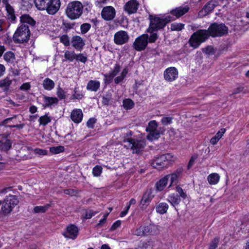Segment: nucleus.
I'll return each instance as SVG.
<instances>
[{"instance_id":"nucleus-1","label":"nucleus","mask_w":249,"mask_h":249,"mask_svg":"<svg viewBox=\"0 0 249 249\" xmlns=\"http://www.w3.org/2000/svg\"><path fill=\"white\" fill-rule=\"evenodd\" d=\"M149 19L150 24L149 28L147 29V32L158 31L163 28L167 23L171 21V17L170 16L165 18H161L157 15H150Z\"/></svg>"},{"instance_id":"nucleus-2","label":"nucleus","mask_w":249,"mask_h":249,"mask_svg":"<svg viewBox=\"0 0 249 249\" xmlns=\"http://www.w3.org/2000/svg\"><path fill=\"white\" fill-rule=\"evenodd\" d=\"M83 6L79 1H73L69 3L66 9L67 17L71 19L79 18L83 13Z\"/></svg>"},{"instance_id":"nucleus-3","label":"nucleus","mask_w":249,"mask_h":249,"mask_svg":"<svg viewBox=\"0 0 249 249\" xmlns=\"http://www.w3.org/2000/svg\"><path fill=\"white\" fill-rule=\"evenodd\" d=\"M210 36L208 30H199L192 35L189 42L190 45L194 48H197Z\"/></svg>"},{"instance_id":"nucleus-4","label":"nucleus","mask_w":249,"mask_h":249,"mask_svg":"<svg viewBox=\"0 0 249 249\" xmlns=\"http://www.w3.org/2000/svg\"><path fill=\"white\" fill-rule=\"evenodd\" d=\"M30 36L29 27L26 25L22 24L16 31L13 39L15 43H21L28 41Z\"/></svg>"},{"instance_id":"nucleus-5","label":"nucleus","mask_w":249,"mask_h":249,"mask_svg":"<svg viewBox=\"0 0 249 249\" xmlns=\"http://www.w3.org/2000/svg\"><path fill=\"white\" fill-rule=\"evenodd\" d=\"M210 36L212 37L221 36L227 35L228 33V28L223 23L212 24L208 28Z\"/></svg>"},{"instance_id":"nucleus-6","label":"nucleus","mask_w":249,"mask_h":249,"mask_svg":"<svg viewBox=\"0 0 249 249\" xmlns=\"http://www.w3.org/2000/svg\"><path fill=\"white\" fill-rule=\"evenodd\" d=\"M18 203V200L16 196L9 195L5 198L1 211L5 214H9Z\"/></svg>"},{"instance_id":"nucleus-7","label":"nucleus","mask_w":249,"mask_h":249,"mask_svg":"<svg viewBox=\"0 0 249 249\" xmlns=\"http://www.w3.org/2000/svg\"><path fill=\"white\" fill-rule=\"evenodd\" d=\"M172 157V156L169 154L162 155L156 158L151 162V165L158 170L166 167L168 161L171 160Z\"/></svg>"},{"instance_id":"nucleus-8","label":"nucleus","mask_w":249,"mask_h":249,"mask_svg":"<svg viewBox=\"0 0 249 249\" xmlns=\"http://www.w3.org/2000/svg\"><path fill=\"white\" fill-rule=\"evenodd\" d=\"M148 35L143 34L135 39L133 43V47L137 51L144 50L148 44Z\"/></svg>"},{"instance_id":"nucleus-9","label":"nucleus","mask_w":249,"mask_h":249,"mask_svg":"<svg viewBox=\"0 0 249 249\" xmlns=\"http://www.w3.org/2000/svg\"><path fill=\"white\" fill-rule=\"evenodd\" d=\"M127 142L129 143L133 153H139L142 151L145 145V142L144 140L127 139Z\"/></svg>"},{"instance_id":"nucleus-10","label":"nucleus","mask_w":249,"mask_h":249,"mask_svg":"<svg viewBox=\"0 0 249 249\" xmlns=\"http://www.w3.org/2000/svg\"><path fill=\"white\" fill-rule=\"evenodd\" d=\"M178 71L175 67H169L164 71V78L167 81L172 82L178 77Z\"/></svg>"},{"instance_id":"nucleus-11","label":"nucleus","mask_w":249,"mask_h":249,"mask_svg":"<svg viewBox=\"0 0 249 249\" xmlns=\"http://www.w3.org/2000/svg\"><path fill=\"white\" fill-rule=\"evenodd\" d=\"M155 194L151 189L147 190L143 195L141 200L140 206L142 208H145L154 198Z\"/></svg>"},{"instance_id":"nucleus-12","label":"nucleus","mask_w":249,"mask_h":249,"mask_svg":"<svg viewBox=\"0 0 249 249\" xmlns=\"http://www.w3.org/2000/svg\"><path fill=\"white\" fill-rule=\"evenodd\" d=\"M115 9L110 6H107L104 7L101 12L102 17L106 20H111L115 18Z\"/></svg>"},{"instance_id":"nucleus-13","label":"nucleus","mask_w":249,"mask_h":249,"mask_svg":"<svg viewBox=\"0 0 249 249\" xmlns=\"http://www.w3.org/2000/svg\"><path fill=\"white\" fill-rule=\"evenodd\" d=\"M129 39L127 33L124 31H120L114 35V41L117 45H122L126 43Z\"/></svg>"},{"instance_id":"nucleus-14","label":"nucleus","mask_w":249,"mask_h":249,"mask_svg":"<svg viewBox=\"0 0 249 249\" xmlns=\"http://www.w3.org/2000/svg\"><path fill=\"white\" fill-rule=\"evenodd\" d=\"M60 4V0H50L45 10L48 14L53 15L58 11Z\"/></svg>"},{"instance_id":"nucleus-15","label":"nucleus","mask_w":249,"mask_h":249,"mask_svg":"<svg viewBox=\"0 0 249 249\" xmlns=\"http://www.w3.org/2000/svg\"><path fill=\"white\" fill-rule=\"evenodd\" d=\"M138 5L136 0H130L125 4L124 9L129 14H131L137 12Z\"/></svg>"},{"instance_id":"nucleus-16","label":"nucleus","mask_w":249,"mask_h":249,"mask_svg":"<svg viewBox=\"0 0 249 249\" xmlns=\"http://www.w3.org/2000/svg\"><path fill=\"white\" fill-rule=\"evenodd\" d=\"M217 4V2L215 0H211L209 1L199 12V15L205 16L212 11Z\"/></svg>"},{"instance_id":"nucleus-17","label":"nucleus","mask_w":249,"mask_h":249,"mask_svg":"<svg viewBox=\"0 0 249 249\" xmlns=\"http://www.w3.org/2000/svg\"><path fill=\"white\" fill-rule=\"evenodd\" d=\"M78 232L77 228L73 225H71L67 227V231L64 234V235L66 238L74 239L77 237Z\"/></svg>"},{"instance_id":"nucleus-18","label":"nucleus","mask_w":249,"mask_h":249,"mask_svg":"<svg viewBox=\"0 0 249 249\" xmlns=\"http://www.w3.org/2000/svg\"><path fill=\"white\" fill-rule=\"evenodd\" d=\"M143 236L148 234H154L158 230L157 226L153 224L142 225Z\"/></svg>"},{"instance_id":"nucleus-19","label":"nucleus","mask_w":249,"mask_h":249,"mask_svg":"<svg viewBox=\"0 0 249 249\" xmlns=\"http://www.w3.org/2000/svg\"><path fill=\"white\" fill-rule=\"evenodd\" d=\"M72 46L76 50H80L85 45L83 39L79 36H75L72 38Z\"/></svg>"},{"instance_id":"nucleus-20","label":"nucleus","mask_w":249,"mask_h":249,"mask_svg":"<svg viewBox=\"0 0 249 249\" xmlns=\"http://www.w3.org/2000/svg\"><path fill=\"white\" fill-rule=\"evenodd\" d=\"M83 118V113L81 109H76L73 110L71 113V120L76 123H79Z\"/></svg>"},{"instance_id":"nucleus-21","label":"nucleus","mask_w":249,"mask_h":249,"mask_svg":"<svg viewBox=\"0 0 249 249\" xmlns=\"http://www.w3.org/2000/svg\"><path fill=\"white\" fill-rule=\"evenodd\" d=\"M189 10V7L185 6L184 7H179L171 11V14L176 16L177 18H179L184 14L186 13Z\"/></svg>"},{"instance_id":"nucleus-22","label":"nucleus","mask_w":249,"mask_h":249,"mask_svg":"<svg viewBox=\"0 0 249 249\" xmlns=\"http://www.w3.org/2000/svg\"><path fill=\"white\" fill-rule=\"evenodd\" d=\"M100 83L99 81L90 80L87 85V89L91 91L96 92L99 89Z\"/></svg>"},{"instance_id":"nucleus-23","label":"nucleus","mask_w":249,"mask_h":249,"mask_svg":"<svg viewBox=\"0 0 249 249\" xmlns=\"http://www.w3.org/2000/svg\"><path fill=\"white\" fill-rule=\"evenodd\" d=\"M6 10L7 13V18L8 19H10L11 21H15L16 18L15 14L14 8L9 3H7L5 6Z\"/></svg>"},{"instance_id":"nucleus-24","label":"nucleus","mask_w":249,"mask_h":249,"mask_svg":"<svg viewBox=\"0 0 249 249\" xmlns=\"http://www.w3.org/2000/svg\"><path fill=\"white\" fill-rule=\"evenodd\" d=\"M169 208L168 205L165 202H160L156 207V212L161 214L166 213Z\"/></svg>"},{"instance_id":"nucleus-25","label":"nucleus","mask_w":249,"mask_h":249,"mask_svg":"<svg viewBox=\"0 0 249 249\" xmlns=\"http://www.w3.org/2000/svg\"><path fill=\"white\" fill-rule=\"evenodd\" d=\"M12 83V80L10 79L9 77H6L0 80V88H2L4 91H7L9 89V87Z\"/></svg>"},{"instance_id":"nucleus-26","label":"nucleus","mask_w":249,"mask_h":249,"mask_svg":"<svg viewBox=\"0 0 249 249\" xmlns=\"http://www.w3.org/2000/svg\"><path fill=\"white\" fill-rule=\"evenodd\" d=\"M44 89L47 90H51L54 87V82L49 78H46L42 83Z\"/></svg>"},{"instance_id":"nucleus-27","label":"nucleus","mask_w":249,"mask_h":249,"mask_svg":"<svg viewBox=\"0 0 249 249\" xmlns=\"http://www.w3.org/2000/svg\"><path fill=\"white\" fill-rule=\"evenodd\" d=\"M43 102L45 107H49L53 104H56L58 102L57 98L55 97H51L46 96H43Z\"/></svg>"},{"instance_id":"nucleus-28","label":"nucleus","mask_w":249,"mask_h":249,"mask_svg":"<svg viewBox=\"0 0 249 249\" xmlns=\"http://www.w3.org/2000/svg\"><path fill=\"white\" fill-rule=\"evenodd\" d=\"M167 200L172 205L175 206L179 203L180 202V198L178 195L172 194L169 196Z\"/></svg>"},{"instance_id":"nucleus-29","label":"nucleus","mask_w":249,"mask_h":249,"mask_svg":"<svg viewBox=\"0 0 249 249\" xmlns=\"http://www.w3.org/2000/svg\"><path fill=\"white\" fill-rule=\"evenodd\" d=\"M220 179L219 175L217 173H212L208 176L207 179L211 185L217 184Z\"/></svg>"},{"instance_id":"nucleus-30","label":"nucleus","mask_w":249,"mask_h":249,"mask_svg":"<svg viewBox=\"0 0 249 249\" xmlns=\"http://www.w3.org/2000/svg\"><path fill=\"white\" fill-rule=\"evenodd\" d=\"M30 150L28 148L25 146L22 147L18 152V156L24 160L28 158L29 156Z\"/></svg>"},{"instance_id":"nucleus-31","label":"nucleus","mask_w":249,"mask_h":249,"mask_svg":"<svg viewBox=\"0 0 249 249\" xmlns=\"http://www.w3.org/2000/svg\"><path fill=\"white\" fill-rule=\"evenodd\" d=\"M50 0H35L37 8L40 10H45Z\"/></svg>"},{"instance_id":"nucleus-32","label":"nucleus","mask_w":249,"mask_h":249,"mask_svg":"<svg viewBox=\"0 0 249 249\" xmlns=\"http://www.w3.org/2000/svg\"><path fill=\"white\" fill-rule=\"evenodd\" d=\"M146 131L148 132V134L146 136V138L147 140L150 141H153L154 140L158 139L160 137V133L158 130H150Z\"/></svg>"},{"instance_id":"nucleus-33","label":"nucleus","mask_w":249,"mask_h":249,"mask_svg":"<svg viewBox=\"0 0 249 249\" xmlns=\"http://www.w3.org/2000/svg\"><path fill=\"white\" fill-rule=\"evenodd\" d=\"M167 178H165L164 177L156 183V186L157 190L161 191L163 190L167 184L168 181Z\"/></svg>"},{"instance_id":"nucleus-34","label":"nucleus","mask_w":249,"mask_h":249,"mask_svg":"<svg viewBox=\"0 0 249 249\" xmlns=\"http://www.w3.org/2000/svg\"><path fill=\"white\" fill-rule=\"evenodd\" d=\"M180 174V172H177L171 175H168L165 177V178H167V181L169 180L171 182V183L169 186L170 187L171 186L174 184L176 183L177 180Z\"/></svg>"},{"instance_id":"nucleus-35","label":"nucleus","mask_w":249,"mask_h":249,"mask_svg":"<svg viewBox=\"0 0 249 249\" xmlns=\"http://www.w3.org/2000/svg\"><path fill=\"white\" fill-rule=\"evenodd\" d=\"M20 21L22 23H28L32 26L35 24V21L29 15H23L20 17Z\"/></svg>"},{"instance_id":"nucleus-36","label":"nucleus","mask_w":249,"mask_h":249,"mask_svg":"<svg viewBox=\"0 0 249 249\" xmlns=\"http://www.w3.org/2000/svg\"><path fill=\"white\" fill-rule=\"evenodd\" d=\"M64 56L66 60L72 62L76 58V53L72 51H66L65 52Z\"/></svg>"},{"instance_id":"nucleus-37","label":"nucleus","mask_w":249,"mask_h":249,"mask_svg":"<svg viewBox=\"0 0 249 249\" xmlns=\"http://www.w3.org/2000/svg\"><path fill=\"white\" fill-rule=\"evenodd\" d=\"M50 206V204L36 206L34 209V212L35 213H45L49 208Z\"/></svg>"},{"instance_id":"nucleus-38","label":"nucleus","mask_w":249,"mask_h":249,"mask_svg":"<svg viewBox=\"0 0 249 249\" xmlns=\"http://www.w3.org/2000/svg\"><path fill=\"white\" fill-rule=\"evenodd\" d=\"M11 146V143L9 140H6L4 142L0 141V150L7 151L9 150Z\"/></svg>"},{"instance_id":"nucleus-39","label":"nucleus","mask_w":249,"mask_h":249,"mask_svg":"<svg viewBox=\"0 0 249 249\" xmlns=\"http://www.w3.org/2000/svg\"><path fill=\"white\" fill-rule=\"evenodd\" d=\"M158 126V124L156 121H151L148 123V125L146 128V131L156 130H157Z\"/></svg>"},{"instance_id":"nucleus-40","label":"nucleus","mask_w":249,"mask_h":249,"mask_svg":"<svg viewBox=\"0 0 249 249\" xmlns=\"http://www.w3.org/2000/svg\"><path fill=\"white\" fill-rule=\"evenodd\" d=\"M134 103L130 99L124 100L123 101V107L126 109H131L134 107Z\"/></svg>"},{"instance_id":"nucleus-41","label":"nucleus","mask_w":249,"mask_h":249,"mask_svg":"<svg viewBox=\"0 0 249 249\" xmlns=\"http://www.w3.org/2000/svg\"><path fill=\"white\" fill-rule=\"evenodd\" d=\"M64 147L62 146H58L56 147H51L50 148V151L52 154H56L63 152Z\"/></svg>"},{"instance_id":"nucleus-42","label":"nucleus","mask_w":249,"mask_h":249,"mask_svg":"<svg viewBox=\"0 0 249 249\" xmlns=\"http://www.w3.org/2000/svg\"><path fill=\"white\" fill-rule=\"evenodd\" d=\"M156 31H152L151 32H147L150 34V36L148 37V42L154 43L158 38V36L156 32Z\"/></svg>"},{"instance_id":"nucleus-43","label":"nucleus","mask_w":249,"mask_h":249,"mask_svg":"<svg viewBox=\"0 0 249 249\" xmlns=\"http://www.w3.org/2000/svg\"><path fill=\"white\" fill-rule=\"evenodd\" d=\"M131 233L133 235L136 236H143V233L142 231V225L139 227L134 228L131 230Z\"/></svg>"},{"instance_id":"nucleus-44","label":"nucleus","mask_w":249,"mask_h":249,"mask_svg":"<svg viewBox=\"0 0 249 249\" xmlns=\"http://www.w3.org/2000/svg\"><path fill=\"white\" fill-rule=\"evenodd\" d=\"M120 70V66L118 64H116L112 71L109 73L108 78L112 79Z\"/></svg>"},{"instance_id":"nucleus-45","label":"nucleus","mask_w":249,"mask_h":249,"mask_svg":"<svg viewBox=\"0 0 249 249\" xmlns=\"http://www.w3.org/2000/svg\"><path fill=\"white\" fill-rule=\"evenodd\" d=\"M51 120L48 116L46 115H44L43 116H41L39 119V122L40 124L43 125H46L47 124H48L49 123L51 122Z\"/></svg>"},{"instance_id":"nucleus-46","label":"nucleus","mask_w":249,"mask_h":249,"mask_svg":"<svg viewBox=\"0 0 249 249\" xmlns=\"http://www.w3.org/2000/svg\"><path fill=\"white\" fill-rule=\"evenodd\" d=\"M4 59L7 62L13 61L15 59L14 53L12 52H7L4 55Z\"/></svg>"},{"instance_id":"nucleus-47","label":"nucleus","mask_w":249,"mask_h":249,"mask_svg":"<svg viewBox=\"0 0 249 249\" xmlns=\"http://www.w3.org/2000/svg\"><path fill=\"white\" fill-rule=\"evenodd\" d=\"M102 172V167L99 165L95 166L92 170V174L94 177H99Z\"/></svg>"},{"instance_id":"nucleus-48","label":"nucleus","mask_w":249,"mask_h":249,"mask_svg":"<svg viewBox=\"0 0 249 249\" xmlns=\"http://www.w3.org/2000/svg\"><path fill=\"white\" fill-rule=\"evenodd\" d=\"M60 41L65 46L70 45V38L67 35H64L60 36Z\"/></svg>"},{"instance_id":"nucleus-49","label":"nucleus","mask_w":249,"mask_h":249,"mask_svg":"<svg viewBox=\"0 0 249 249\" xmlns=\"http://www.w3.org/2000/svg\"><path fill=\"white\" fill-rule=\"evenodd\" d=\"M73 97L74 98L76 99H81L83 97V93L81 91H80L78 88H75L74 90V93L73 94Z\"/></svg>"},{"instance_id":"nucleus-50","label":"nucleus","mask_w":249,"mask_h":249,"mask_svg":"<svg viewBox=\"0 0 249 249\" xmlns=\"http://www.w3.org/2000/svg\"><path fill=\"white\" fill-rule=\"evenodd\" d=\"M184 28V25L181 23H174L171 26L172 31H180Z\"/></svg>"},{"instance_id":"nucleus-51","label":"nucleus","mask_w":249,"mask_h":249,"mask_svg":"<svg viewBox=\"0 0 249 249\" xmlns=\"http://www.w3.org/2000/svg\"><path fill=\"white\" fill-rule=\"evenodd\" d=\"M91 25L89 23H84L81 25L80 29L82 34H85L90 29Z\"/></svg>"},{"instance_id":"nucleus-52","label":"nucleus","mask_w":249,"mask_h":249,"mask_svg":"<svg viewBox=\"0 0 249 249\" xmlns=\"http://www.w3.org/2000/svg\"><path fill=\"white\" fill-rule=\"evenodd\" d=\"M8 26L9 25H7L5 19H0V32H4L6 30Z\"/></svg>"},{"instance_id":"nucleus-53","label":"nucleus","mask_w":249,"mask_h":249,"mask_svg":"<svg viewBox=\"0 0 249 249\" xmlns=\"http://www.w3.org/2000/svg\"><path fill=\"white\" fill-rule=\"evenodd\" d=\"M173 118L171 117H163L161 120V123L165 125H168L172 123Z\"/></svg>"},{"instance_id":"nucleus-54","label":"nucleus","mask_w":249,"mask_h":249,"mask_svg":"<svg viewBox=\"0 0 249 249\" xmlns=\"http://www.w3.org/2000/svg\"><path fill=\"white\" fill-rule=\"evenodd\" d=\"M75 60L85 63L87 60V57L84 56L82 53H79L78 54H76V58Z\"/></svg>"},{"instance_id":"nucleus-55","label":"nucleus","mask_w":249,"mask_h":249,"mask_svg":"<svg viewBox=\"0 0 249 249\" xmlns=\"http://www.w3.org/2000/svg\"><path fill=\"white\" fill-rule=\"evenodd\" d=\"M202 51L205 53L206 54L210 55L214 53V49L211 46H207L202 49Z\"/></svg>"},{"instance_id":"nucleus-56","label":"nucleus","mask_w":249,"mask_h":249,"mask_svg":"<svg viewBox=\"0 0 249 249\" xmlns=\"http://www.w3.org/2000/svg\"><path fill=\"white\" fill-rule=\"evenodd\" d=\"M56 94L60 99H64L66 96L65 91L59 87L57 88Z\"/></svg>"},{"instance_id":"nucleus-57","label":"nucleus","mask_w":249,"mask_h":249,"mask_svg":"<svg viewBox=\"0 0 249 249\" xmlns=\"http://www.w3.org/2000/svg\"><path fill=\"white\" fill-rule=\"evenodd\" d=\"M197 158V156L196 155H194L192 156L189 160V162L188 163V164L187 165V169H190L193 165L194 164L195 161L196 160Z\"/></svg>"},{"instance_id":"nucleus-58","label":"nucleus","mask_w":249,"mask_h":249,"mask_svg":"<svg viewBox=\"0 0 249 249\" xmlns=\"http://www.w3.org/2000/svg\"><path fill=\"white\" fill-rule=\"evenodd\" d=\"M97 213L94 212L92 210H89L85 212V214L84 215V218L85 219H89L91 218V217L95 215Z\"/></svg>"},{"instance_id":"nucleus-59","label":"nucleus","mask_w":249,"mask_h":249,"mask_svg":"<svg viewBox=\"0 0 249 249\" xmlns=\"http://www.w3.org/2000/svg\"><path fill=\"white\" fill-rule=\"evenodd\" d=\"M34 152L35 154L39 155H46L47 154L46 150L40 148H35Z\"/></svg>"},{"instance_id":"nucleus-60","label":"nucleus","mask_w":249,"mask_h":249,"mask_svg":"<svg viewBox=\"0 0 249 249\" xmlns=\"http://www.w3.org/2000/svg\"><path fill=\"white\" fill-rule=\"evenodd\" d=\"M218 242L219 241L218 239H214L210 244L209 249H215L217 247Z\"/></svg>"},{"instance_id":"nucleus-61","label":"nucleus","mask_w":249,"mask_h":249,"mask_svg":"<svg viewBox=\"0 0 249 249\" xmlns=\"http://www.w3.org/2000/svg\"><path fill=\"white\" fill-rule=\"evenodd\" d=\"M176 190L179 194L180 196L182 197L183 198L185 199L186 197V195L185 193L183 192L182 189L178 186H177L176 187Z\"/></svg>"},{"instance_id":"nucleus-62","label":"nucleus","mask_w":249,"mask_h":249,"mask_svg":"<svg viewBox=\"0 0 249 249\" xmlns=\"http://www.w3.org/2000/svg\"><path fill=\"white\" fill-rule=\"evenodd\" d=\"M95 119L94 118H90L87 123V125L89 128H93L95 123Z\"/></svg>"},{"instance_id":"nucleus-63","label":"nucleus","mask_w":249,"mask_h":249,"mask_svg":"<svg viewBox=\"0 0 249 249\" xmlns=\"http://www.w3.org/2000/svg\"><path fill=\"white\" fill-rule=\"evenodd\" d=\"M121 224V222L120 220H117L115 222H114L113 225L111 226L110 230L111 231H114L117 228L120 227Z\"/></svg>"},{"instance_id":"nucleus-64","label":"nucleus","mask_w":249,"mask_h":249,"mask_svg":"<svg viewBox=\"0 0 249 249\" xmlns=\"http://www.w3.org/2000/svg\"><path fill=\"white\" fill-rule=\"evenodd\" d=\"M226 132L225 128H222L218 131L215 135L219 139H220Z\"/></svg>"}]
</instances>
